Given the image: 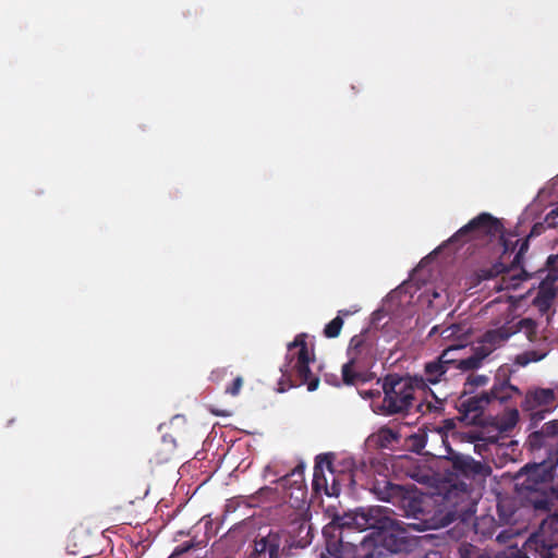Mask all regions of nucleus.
I'll return each instance as SVG.
<instances>
[{
    "instance_id": "f257e3e1",
    "label": "nucleus",
    "mask_w": 558,
    "mask_h": 558,
    "mask_svg": "<svg viewBox=\"0 0 558 558\" xmlns=\"http://www.w3.org/2000/svg\"><path fill=\"white\" fill-rule=\"evenodd\" d=\"M544 229L542 223H532L529 213H523L513 228L490 213H480L462 226L441 244H529Z\"/></svg>"
},
{
    "instance_id": "f03ea898",
    "label": "nucleus",
    "mask_w": 558,
    "mask_h": 558,
    "mask_svg": "<svg viewBox=\"0 0 558 558\" xmlns=\"http://www.w3.org/2000/svg\"><path fill=\"white\" fill-rule=\"evenodd\" d=\"M339 526L360 531L373 530L375 542L390 551H399L405 543V529L392 517L389 509L371 507L345 513L337 519Z\"/></svg>"
},
{
    "instance_id": "7ed1b4c3",
    "label": "nucleus",
    "mask_w": 558,
    "mask_h": 558,
    "mask_svg": "<svg viewBox=\"0 0 558 558\" xmlns=\"http://www.w3.org/2000/svg\"><path fill=\"white\" fill-rule=\"evenodd\" d=\"M422 380L388 376L380 385L385 393L381 412L392 414L408 409L413 399L414 388L422 385Z\"/></svg>"
},
{
    "instance_id": "20e7f679",
    "label": "nucleus",
    "mask_w": 558,
    "mask_h": 558,
    "mask_svg": "<svg viewBox=\"0 0 558 558\" xmlns=\"http://www.w3.org/2000/svg\"><path fill=\"white\" fill-rule=\"evenodd\" d=\"M305 336L299 335L293 342L288 345V357L292 362L296 360L294 368L298 371L303 384L307 385L308 391H314L318 388L319 379L316 377L311 378L310 362L312 357L305 345Z\"/></svg>"
},
{
    "instance_id": "39448f33",
    "label": "nucleus",
    "mask_w": 558,
    "mask_h": 558,
    "mask_svg": "<svg viewBox=\"0 0 558 558\" xmlns=\"http://www.w3.org/2000/svg\"><path fill=\"white\" fill-rule=\"evenodd\" d=\"M510 335V331L504 329L488 331L484 336L481 344L474 349L475 355L460 360L458 366L463 369L477 367L480 362L506 341Z\"/></svg>"
},
{
    "instance_id": "423d86ee",
    "label": "nucleus",
    "mask_w": 558,
    "mask_h": 558,
    "mask_svg": "<svg viewBox=\"0 0 558 558\" xmlns=\"http://www.w3.org/2000/svg\"><path fill=\"white\" fill-rule=\"evenodd\" d=\"M280 541L277 534H268L255 542V551L264 558H278Z\"/></svg>"
},
{
    "instance_id": "0eeeda50",
    "label": "nucleus",
    "mask_w": 558,
    "mask_h": 558,
    "mask_svg": "<svg viewBox=\"0 0 558 558\" xmlns=\"http://www.w3.org/2000/svg\"><path fill=\"white\" fill-rule=\"evenodd\" d=\"M342 378L345 384L356 386L364 384L369 379L367 375L357 371L356 364L353 360L343 365Z\"/></svg>"
},
{
    "instance_id": "6e6552de",
    "label": "nucleus",
    "mask_w": 558,
    "mask_h": 558,
    "mask_svg": "<svg viewBox=\"0 0 558 558\" xmlns=\"http://www.w3.org/2000/svg\"><path fill=\"white\" fill-rule=\"evenodd\" d=\"M554 401V392L550 389H539L526 397V402L531 408L549 405Z\"/></svg>"
},
{
    "instance_id": "1a4fd4ad",
    "label": "nucleus",
    "mask_w": 558,
    "mask_h": 558,
    "mask_svg": "<svg viewBox=\"0 0 558 558\" xmlns=\"http://www.w3.org/2000/svg\"><path fill=\"white\" fill-rule=\"evenodd\" d=\"M445 373L446 365L440 360L428 363L425 367L426 379L430 384L439 383Z\"/></svg>"
},
{
    "instance_id": "9d476101",
    "label": "nucleus",
    "mask_w": 558,
    "mask_h": 558,
    "mask_svg": "<svg viewBox=\"0 0 558 558\" xmlns=\"http://www.w3.org/2000/svg\"><path fill=\"white\" fill-rule=\"evenodd\" d=\"M314 483L317 487L324 486L327 495H338L339 493L335 480H332L331 487L328 486V480L323 474V461L315 469Z\"/></svg>"
},
{
    "instance_id": "9b49d317",
    "label": "nucleus",
    "mask_w": 558,
    "mask_h": 558,
    "mask_svg": "<svg viewBox=\"0 0 558 558\" xmlns=\"http://www.w3.org/2000/svg\"><path fill=\"white\" fill-rule=\"evenodd\" d=\"M343 325L341 317L337 316L325 327V336L328 338L338 337Z\"/></svg>"
},
{
    "instance_id": "f8f14e48",
    "label": "nucleus",
    "mask_w": 558,
    "mask_h": 558,
    "mask_svg": "<svg viewBox=\"0 0 558 558\" xmlns=\"http://www.w3.org/2000/svg\"><path fill=\"white\" fill-rule=\"evenodd\" d=\"M463 344H457V345H450L448 347L444 352L442 354L440 355L439 360L445 364H450V363H453V362H457L458 359L456 357V352L460 351L461 349H463Z\"/></svg>"
},
{
    "instance_id": "ddd939ff",
    "label": "nucleus",
    "mask_w": 558,
    "mask_h": 558,
    "mask_svg": "<svg viewBox=\"0 0 558 558\" xmlns=\"http://www.w3.org/2000/svg\"><path fill=\"white\" fill-rule=\"evenodd\" d=\"M558 218V206L551 209L545 217L544 221H537L536 223H542L544 229L539 232V235L544 233L548 228H555L558 225L556 220Z\"/></svg>"
},
{
    "instance_id": "4468645a",
    "label": "nucleus",
    "mask_w": 558,
    "mask_h": 558,
    "mask_svg": "<svg viewBox=\"0 0 558 558\" xmlns=\"http://www.w3.org/2000/svg\"><path fill=\"white\" fill-rule=\"evenodd\" d=\"M535 324L532 319H522L519 322V331H524L527 338L532 337Z\"/></svg>"
},
{
    "instance_id": "2eb2a0df",
    "label": "nucleus",
    "mask_w": 558,
    "mask_h": 558,
    "mask_svg": "<svg viewBox=\"0 0 558 558\" xmlns=\"http://www.w3.org/2000/svg\"><path fill=\"white\" fill-rule=\"evenodd\" d=\"M488 381V378L484 375H474L469 378V386H484Z\"/></svg>"
},
{
    "instance_id": "dca6fc26",
    "label": "nucleus",
    "mask_w": 558,
    "mask_h": 558,
    "mask_svg": "<svg viewBox=\"0 0 558 558\" xmlns=\"http://www.w3.org/2000/svg\"><path fill=\"white\" fill-rule=\"evenodd\" d=\"M242 384H243L242 377H236L233 383L232 388L228 389V392L233 396L238 395L241 390Z\"/></svg>"
},
{
    "instance_id": "f3484780",
    "label": "nucleus",
    "mask_w": 558,
    "mask_h": 558,
    "mask_svg": "<svg viewBox=\"0 0 558 558\" xmlns=\"http://www.w3.org/2000/svg\"><path fill=\"white\" fill-rule=\"evenodd\" d=\"M361 397H363L364 399H373L375 398L376 396H379V390H373V389H369V390H364V389H360L359 390Z\"/></svg>"
},
{
    "instance_id": "a211bd4d",
    "label": "nucleus",
    "mask_w": 558,
    "mask_h": 558,
    "mask_svg": "<svg viewBox=\"0 0 558 558\" xmlns=\"http://www.w3.org/2000/svg\"><path fill=\"white\" fill-rule=\"evenodd\" d=\"M544 470L545 468L541 465L534 468L532 471H530V480H536L537 477H539L543 474Z\"/></svg>"
},
{
    "instance_id": "6ab92c4d",
    "label": "nucleus",
    "mask_w": 558,
    "mask_h": 558,
    "mask_svg": "<svg viewBox=\"0 0 558 558\" xmlns=\"http://www.w3.org/2000/svg\"><path fill=\"white\" fill-rule=\"evenodd\" d=\"M326 468L329 470L330 474L332 475V471L330 469V462L329 461H326Z\"/></svg>"
},
{
    "instance_id": "aec40b11",
    "label": "nucleus",
    "mask_w": 558,
    "mask_h": 558,
    "mask_svg": "<svg viewBox=\"0 0 558 558\" xmlns=\"http://www.w3.org/2000/svg\"><path fill=\"white\" fill-rule=\"evenodd\" d=\"M483 398L485 399L486 402H489L488 396L483 395Z\"/></svg>"
},
{
    "instance_id": "412c9836",
    "label": "nucleus",
    "mask_w": 558,
    "mask_h": 558,
    "mask_svg": "<svg viewBox=\"0 0 558 558\" xmlns=\"http://www.w3.org/2000/svg\"><path fill=\"white\" fill-rule=\"evenodd\" d=\"M512 416H513V422H514V421H515V418H517V416H518V413H517V412H513Z\"/></svg>"
}]
</instances>
